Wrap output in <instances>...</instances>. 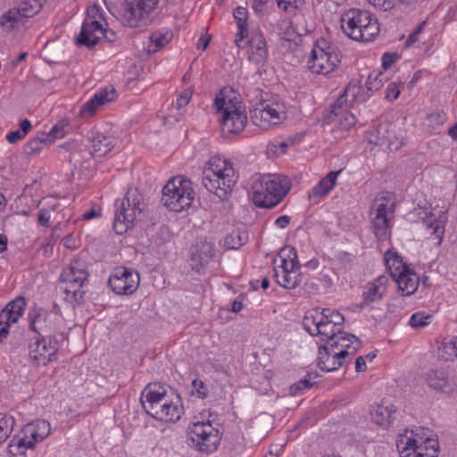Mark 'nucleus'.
<instances>
[{
	"mask_svg": "<svg viewBox=\"0 0 457 457\" xmlns=\"http://www.w3.org/2000/svg\"><path fill=\"white\" fill-rule=\"evenodd\" d=\"M232 163L217 156L212 157L203 172V185L220 200H226L237 182Z\"/></svg>",
	"mask_w": 457,
	"mask_h": 457,
	"instance_id": "nucleus-1",
	"label": "nucleus"
},
{
	"mask_svg": "<svg viewBox=\"0 0 457 457\" xmlns=\"http://www.w3.org/2000/svg\"><path fill=\"white\" fill-rule=\"evenodd\" d=\"M47 312L43 309L34 311L29 328L36 333V337L32 343L29 345V358L37 366H46L51 362L54 358L58 350V342L54 337L43 336L42 333L46 334V323Z\"/></svg>",
	"mask_w": 457,
	"mask_h": 457,
	"instance_id": "nucleus-2",
	"label": "nucleus"
},
{
	"mask_svg": "<svg viewBox=\"0 0 457 457\" xmlns=\"http://www.w3.org/2000/svg\"><path fill=\"white\" fill-rule=\"evenodd\" d=\"M253 202L257 207L270 209L278 204L290 189L287 178L276 174L262 175L253 186Z\"/></svg>",
	"mask_w": 457,
	"mask_h": 457,
	"instance_id": "nucleus-3",
	"label": "nucleus"
},
{
	"mask_svg": "<svg viewBox=\"0 0 457 457\" xmlns=\"http://www.w3.org/2000/svg\"><path fill=\"white\" fill-rule=\"evenodd\" d=\"M341 28L348 37L356 41H371L379 33L377 19L360 9L345 11L341 16Z\"/></svg>",
	"mask_w": 457,
	"mask_h": 457,
	"instance_id": "nucleus-4",
	"label": "nucleus"
},
{
	"mask_svg": "<svg viewBox=\"0 0 457 457\" xmlns=\"http://www.w3.org/2000/svg\"><path fill=\"white\" fill-rule=\"evenodd\" d=\"M195 199L192 182L183 176L170 179L162 188V203L169 211L180 212L189 208Z\"/></svg>",
	"mask_w": 457,
	"mask_h": 457,
	"instance_id": "nucleus-5",
	"label": "nucleus"
},
{
	"mask_svg": "<svg viewBox=\"0 0 457 457\" xmlns=\"http://www.w3.org/2000/svg\"><path fill=\"white\" fill-rule=\"evenodd\" d=\"M395 204L392 193L385 192L378 195L370 208V215L371 228L379 241L386 240L389 236L391 216L395 212Z\"/></svg>",
	"mask_w": 457,
	"mask_h": 457,
	"instance_id": "nucleus-6",
	"label": "nucleus"
},
{
	"mask_svg": "<svg viewBox=\"0 0 457 457\" xmlns=\"http://www.w3.org/2000/svg\"><path fill=\"white\" fill-rule=\"evenodd\" d=\"M340 61L338 47L321 37L313 46L308 67L312 73L327 75L336 70Z\"/></svg>",
	"mask_w": 457,
	"mask_h": 457,
	"instance_id": "nucleus-7",
	"label": "nucleus"
},
{
	"mask_svg": "<svg viewBox=\"0 0 457 457\" xmlns=\"http://www.w3.org/2000/svg\"><path fill=\"white\" fill-rule=\"evenodd\" d=\"M286 118L285 106L275 100L262 98L253 108L250 109L252 122L262 129H269L280 124Z\"/></svg>",
	"mask_w": 457,
	"mask_h": 457,
	"instance_id": "nucleus-8",
	"label": "nucleus"
},
{
	"mask_svg": "<svg viewBox=\"0 0 457 457\" xmlns=\"http://www.w3.org/2000/svg\"><path fill=\"white\" fill-rule=\"evenodd\" d=\"M126 5L121 14L123 25L131 28L146 26L150 12L156 7L159 0H125Z\"/></svg>",
	"mask_w": 457,
	"mask_h": 457,
	"instance_id": "nucleus-9",
	"label": "nucleus"
},
{
	"mask_svg": "<svg viewBox=\"0 0 457 457\" xmlns=\"http://www.w3.org/2000/svg\"><path fill=\"white\" fill-rule=\"evenodd\" d=\"M189 429V438L198 451L210 453L217 449L220 436L218 429L214 428L209 421L195 422Z\"/></svg>",
	"mask_w": 457,
	"mask_h": 457,
	"instance_id": "nucleus-10",
	"label": "nucleus"
},
{
	"mask_svg": "<svg viewBox=\"0 0 457 457\" xmlns=\"http://www.w3.org/2000/svg\"><path fill=\"white\" fill-rule=\"evenodd\" d=\"M139 274L129 268L119 267L111 274L108 284L117 295H131L139 286Z\"/></svg>",
	"mask_w": 457,
	"mask_h": 457,
	"instance_id": "nucleus-11",
	"label": "nucleus"
},
{
	"mask_svg": "<svg viewBox=\"0 0 457 457\" xmlns=\"http://www.w3.org/2000/svg\"><path fill=\"white\" fill-rule=\"evenodd\" d=\"M428 386L446 395L457 393V377L447 370H430L426 373Z\"/></svg>",
	"mask_w": 457,
	"mask_h": 457,
	"instance_id": "nucleus-12",
	"label": "nucleus"
},
{
	"mask_svg": "<svg viewBox=\"0 0 457 457\" xmlns=\"http://www.w3.org/2000/svg\"><path fill=\"white\" fill-rule=\"evenodd\" d=\"M247 123V116L235 104H229L221 117V133L224 137L237 135L243 131Z\"/></svg>",
	"mask_w": 457,
	"mask_h": 457,
	"instance_id": "nucleus-13",
	"label": "nucleus"
},
{
	"mask_svg": "<svg viewBox=\"0 0 457 457\" xmlns=\"http://www.w3.org/2000/svg\"><path fill=\"white\" fill-rule=\"evenodd\" d=\"M115 213L113 220V229L119 234L122 235L132 228L133 222L136 219V205H132L128 196L121 200L115 202Z\"/></svg>",
	"mask_w": 457,
	"mask_h": 457,
	"instance_id": "nucleus-14",
	"label": "nucleus"
},
{
	"mask_svg": "<svg viewBox=\"0 0 457 457\" xmlns=\"http://www.w3.org/2000/svg\"><path fill=\"white\" fill-rule=\"evenodd\" d=\"M45 0H21L17 7L9 10L1 17V25L10 22V28L20 22L23 18H30L39 12Z\"/></svg>",
	"mask_w": 457,
	"mask_h": 457,
	"instance_id": "nucleus-15",
	"label": "nucleus"
},
{
	"mask_svg": "<svg viewBox=\"0 0 457 457\" xmlns=\"http://www.w3.org/2000/svg\"><path fill=\"white\" fill-rule=\"evenodd\" d=\"M214 245L206 237H198L190 248L189 261L193 270L199 271L213 258Z\"/></svg>",
	"mask_w": 457,
	"mask_h": 457,
	"instance_id": "nucleus-16",
	"label": "nucleus"
},
{
	"mask_svg": "<svg viewBox=\"0 0 457 457\" xmlns=\"http://www.w3.org/2000/svg\"><path fill=\"white\" fill-rule=\"evenodd\" d=\"M165 387L160 384H148L142 393L141 403L147 414L155 419V411L168 398Z\"/></svg>",
	"mask_w": 457,
	"mask_h": 457,
	"instance_id": "nucleus-17",
	"label": "nucleus"
},
{
	"mask_svg": "<svg viewBox=\"0 0 457 457\" xmlns=\"http://www.w3.org/2000/svg\"><path fill=\"white\" fill-rule=\"evenodd\" d=\"M25 307L26 299L20 295L2 310L0 312V342L6 338L10 323H15L19 320Z\"/></svg>",
	"mask_w": 457,
	"mask_h": 457,
	"instance_id": "nucleus-18",
	"label": "nucleus"
},
{
	"mask_svg": "<svg viewBox=\"0 0 457 457\" xmlns=\"http://www.w3.org/2000/svg\"><path fill=\"white\" fill-rule=\"evenodd\" d=\"M104 28L96 17L87 15L81 27L79 35L76 37L78 46H85L88 48L95 46L102 36Z\"/></svg>",
	"mask_w": 457,
	"mask_h": 457,
	"instance_id": "nucleus-19",
	"label": "nucleus"
},
{
	"mask_svg": "<svg viewBox=\"0 0 457 457\" xmlns=\"http://www.w3.org/2000/svg\"><path fill=\"white\" fill-rule=\"evenodd\" d=\"M429 435L428 430L423 428L416 429H406L403 434H400L396 439V448L401 457L407 453H412L413 450L420 447Z\"/></svg>",
	"mask_w": 457,
	"mask_h": 457,
	"instance_id": "nucleus-20",
	"label": "nucleus"
},
{
	"mask_svg": "<svg viewBox=\"0 0 457 457\" xmlns=\"http://www.w3.org/2000/svg\"><path fill=\"white\" fill-rule=\"evenodd\" d=\"M366 139L370 145L386 146L390 151L397 150L399 147L395 144V135L391 130V125L387 123L378 124L370 129L366 134Z\"/></svg>",
	"mask_w": 457,
	"mask_h": 457,
	"instance_id": "nucleus-21",
	"label": "nucleus"
},
{
	"mask_svg": "<svg viewBox=\"0 0 457 457\" xmlns=\"http://www.w3.org/2000/svg\"><path fill=\"white\" fill-rule=\"evenodd\" d=\"M345 353L342 351H335L327 345H321L319 348L318 367L324 371H334L343 365Z\"/></svg>",
	"mask_w": 457,
	"mask_h": 457,
	"instance_id": "nucleus-22",
	"label": "nucleus"
},
{
	"mask_svg": "<svg viewBox=\"0 0 457 457\" xmlns=\"http://www.w3.org/2000/svg\"><path fill=\"white\" fill-rule=\"evenodd\" d=\"M348 92V88H345V94L340 96L334 104L331 105V113L330 117H335L337 120H332V121L337 122L339 127L342 129H349L352 128L355 122V117L347 110V106L345 104L346 98L345 96Z\"/></svg>",
	"mask_w": 457,
	"mask_h": 457,
	"instance_id": "nucleus-23",
	"label": "nucleus"
},
{
	"mask_svg": "<svg viewBox=\"0 0 457 457\" xmlns=\"http://www.w3.org/2000/svg\"><path fill=\"white\" fill-rule=\"evenodd\" d=\"M335 351L345 353V358L354 355L361 346V340L353 334H348L338 328V334L328 344Z\"/></svg>",
	"mask_w": 457,
	"mask_h": 457,
	"instance_id": "nucleus-24",
	"label": "nucleus"
},
{
	"mask_svg": "<svg viewBox=\"0 0 457 457\" xmlns=\"http://www.w3.org/2000/svg\"><path fill=\"white\" fill-rule=\"evenodd\" d=\"M116 91L113 87L110 89L104 88L96 92L94 96L83 104L80 110V114L83 117H90L95 114L98 107L111 103L116 98Z\"/></svg>",
	"mask_w": 457,
	"mask_h": 457,
	"instance_id": "nucleus-25",
	"label": "nucleus"
},
{
	"mask_svg": "<svg viewBox=\"0 0 457 457\" xmlns=\"http://www.w3.org/2000/svg\"><path fill=\"white\" fill-rule=\"evenodd\" d=\"M88 273L87 270V263L80 259L71 261L66 270L62 274V281L79 285L83 287L87 280Z\"/></svg>",
	"mask_w": 457,
	"mask_h": 457,
	"instance_id": "nucleus-26",
	"label": "nucleus"
},
{
	"mask_svg": "<svg viewBox=\"0 0 457 457\" xmlns=\"http://www.w3.org/2000/svg\"><path fill=\"white\" fill-rule=\"evenodd\" d=\"M248 58L251 62L257 65L263 64L268 57V52L266 48V41L262 34L257 33L252 35L248 40Z\"/></svg>",
	"mask_w": 457,
	"mask_h": 457,
	"instance_id": "nucleus-27",
	"label": "nucleus"
},
{
	"mask_svg": "<svg viewBox=\"0 0 457 457\" xmlns=\"http://www.w3.org/2000/svg\"><path fill=\"white\" fill-rule=\"evenodd\" d=\"M300 268H274V276L277 283L287 289H294L298 287L302 281Z\"/></svg>",
	"mask_w": 457,
	"mask_h": 457,
	"instance_id": "nucleus-28",
	"label": "nucleus"
},
{
	"mask_svg": "<svg viewBox=\"0 0 457 457\" xmlns=\"http://www.w3.org/2000/svg\"><path fill=\"white\" fill-rule=\"evenodd\" d=\"M184 412V408L179 403L178 398L176 403H173L168 396L165 403H162V409L155 411V420L165 422H176Z\"/></svg>",
	"mask_w": 457,
	"mask_h": 457,
	"instance_id": "nucleus-29",
	"label": "nucleus"
},
{
	"mask_svg": "<svg viewBox=\"0 0 457 457\" xmlns=\"http://www.w3.org/2000/svg\"><path fill=\"white\" fill-rule=\"evenodd\" d=\"M342 171L343 170L340 169L336 171L328 172L309 192V198H320L327 195L335 187L337 179Z\"/></svg>",
	"mask_w": 457,
	"mask_h": 457,
	"instance_id": "nucleus-30",
	"label": "nucleus"
},
{
	"mask_svg": "<svg viewBox=\"0 0 457 457\" xmlns=\"http://www.w3.org/2000/svg\"><path fill=\"white\" fill-rule=\"evenodd\" d=\"M398 285V289L403 295H411L415 293L419 286V277L410 269L405 272L393 278Z\"/></svg>",
	"mask_w": 457,
	"mask_h": 457,
	"instance_id": "nucleus-31",
	"label": "nucleus"
},
{
	"mask_svg": "<svg viewBox=\"0 0 457 457\" xmlns=\"http://www.w3.org/2000/svg\"><path fill=\"white\" fill-rule=\"evenodd\" d=\"M63 283L64 286L61 287L60 290L64 300L73 307L81 304L85 295L82 287L74 283Z\"/></svg>",
	"mask_w": 457,
	"mask_h": 457,
	"instance_id": "nucleus-32",
	"label": "nucleus"
},
{
	"mask_svg": "<svg viewBox=\"0 0 457 457\" xmlns=\"http://www.w3.org/2000/svg\"><path fill=\"white\" fill-rule=\"evenodd\" d=\"M395 409L393 404L382 403L371 411L372 420L381 427H387L393 419Z\"/></svg>",
	"mask_w": 457,
	"mask_h": 457,
	"instance_id": "nucleus-33",
	"label": "nucleus"
},
{
	"mask_svg": "<svg viewBox=\"0 0 457 457\" xmlns=\"http://www.w3.org/2000/svg\"><path fill=\"white\" fill-rule=\"evenodd\" d=\"M445 220L440 217L439 219H433L432 217H428L427 219L422 220V223L426 227L428 233L434 237V239L436 240V245H440L445 234Z\"/></svg>",
	"mask_w": 457,
	"mask_h": 457,
	"instance_id": "nucleus-34",
	"label": "nucleus"
},
{
	"mask_svg": "<svg viewBox=\"0 0 457 457\" xmlns=\"http://www.w3.org/2000/svg\"><path fill=\"white\" fill-rule=\"evenodd\" d=\"M439 451V444L436 439L427 437L425 442L413 450L412 453H407L404 457H436Z\"/></svg>",
	"mask_w": 457,
	"mask_h": 457,
	"instance_id": "nucleus-35",
	"label": "nucleus"
},
{
	"mask_svg": "<svg viewBox=\"0 0 457 457\" xmlns=\"http://www.w3.org/2000/svg\"><path fill=\"white\" fill-rule=\"evenodd\" d=\"M385 262L390 271L392 278L399 275L402 272L407 271L409 269L403 262L402 257L393 250H387L385 253Z\"/></svg>",
	"mask_w": 457,
	"mask_h": 457,
	"instance_id": "nucleus-36",
	"label": "nucleus"
},
{
	"mask_svg": "<svg viewBox=\"0 0 457 457\" xmlns=\"http://www.w3.org/2000/svg\"><path fill=\"white\" fill-rule=\"evenodd\" d=\"M112 140L106 136L97 133L92 138V154L101 157L107 154L113 148Z\"/></svg>",
	"mask_w": 457,
	"mask_h": 457,
	"instance_id": "nucleus-37",
	"label": "nucleus"
},
{
	"mask_svg": "<svg viewBox=\"0 0 457 457\" xmlns=\"http://www.w3.org/2000/svg\"><path fill=\"white\" fill-rule=\"evenodd\" d=\"M438 358L451 361L457 358V337L444 339L437 349Z\"/></svg>",
	"mask_w": 457,
	"mask_h": 457,
	"instance_id": "nucleus-38",
	"label": "nucleus"
},
{
	"mask_svg": "<svg viewBox=\"0 0 457 457\" xmlns=\"http://www.w3.org/2000/svg\"><path fill=\"white\" fill-rule=\"evenodd\" d=\"M278 257L280 259L281 264L277 268H300L301 265L298 261L296 250L292 246H285L283 247L279 253Z\"/></svg>",
	"mask_w": 457,
	"mask_h": 457,
	"instance_id": "nucleus-39",
	"label": "nucleus"
},
{
	"mask_svg": "<svg viewBox=\"0 0 457 457\" xmlns=\"http://www.w3.org/2000/svg\"><path fill=\"white\" fill-rule=\"evenodd\" d=\"M173 37V33L170 30H164V31H154L153 32L150 37V42L149 45V51L150 52H157L162 47H163L166 44H168Z\"/></svg>",
	"mask_w": 457,
	"mask_h": 457,
	"instance_id": "nucleus-40",
	"label": "nucleus"
},
{
	"mask_svg": "<svg viewBox=\"0 0 457 457\" xmlns=\"http://www.w3.org/2000/svg\"><path fill=\"white\" fill-rule=\"evenodd\" d=\"M319 377L317 371L308 372L303 378H301L296 383L293 384L289 387L291 395H297L301 391L309 389L317 384L316 378Z\"/></svg>",
	"mask_w": 457,
	"mask_h": 457,
	"instance_id": "nucleus-41",
	"label": "nucleus"
},
{
	"mask_svg": "<svg viewBox=\"0 0 457 457\" xmlns=\"http://www.w3.org/2000/svg\"><path fill=\"white\" fill-rule=\"evenodd\" d=\"M248 240L247 232L245 230H233L224 238V245L228 249H238Z\"/></svg>",
	"mask_w": 457,
	"mask_h": 457,
	"instance_id": "nucleus-42",
	"label": "nucleus"
},
{
	"mask_svg": "<svg viewBox=\"0 0 457 457\" xmlns=\"http://www.w3.org/2000/svg\"><path fill=\"white\" fill-rule=\"evenodd\" d=\"M338 328L324 320V317H321L319 326L313 330H317L316 336L322 337V340H326L328 345L338 334Z\"/></svg>",
	"mask_w": 457,
	"mask_h": 457,
	"instance_id": "nucleus-43",
	"label": "nucleus"
},
{
	"mask_svg": "<svg viewBox=\"0 0 457 457\" xmlns=\"http://www.w3.org/2000/svg\"><path fill=\"white\" fill-rule=\"evenodd\" d=\"M321 320V312L314 311L308 312L303 318V327L312 336H316L317 330H313L317 328Z\"/></svg>",
	"mask_w": 457,
	"mask_h": 457,
	"instance_id": "nucleus-44",
	"label": "nucleus"
},
{
	"mask_svg": "<svg viewBox=\"0 0 457 457\" xmlns=\"http://www.w3.org/2000/svg\"><path fill=\"white\" fill-rule=\"evenodd\" d=\"M14 424L13 418L4 413H0V444L4 442L12 433Z\"/></svg>",
	"mask_w": 457,
	"mask_h": 457,
	"instance_id": "nucleus-45",
	"label": "nucleus"
},
{
	"mask_svg": "<svg viewBox=\"0 0 457 457\" xmlns=\"http://www.w3.org/2000/svg\"><path fill=\"white\" fill-rule=\"evenodd\" d=\"M48 140V136H46V133H43L41 137H36L32 139H30L25 145H24V153L27 155H32L38 153L41 149L42 145Z\"/></svg>",
	"mask_w": 457,
	"mask_h": 457,
	"instance_id": "nucleus-46",
	"label": "nucleus"
},
{
	"mask_svg": "<svg viewBox=\"0 0 457 457\" xmlns=\"http://www.w3.org/2000/svg\"><path fill=\"white\" fill-rule=\"evenodd\" d=\"M432 318L433 316L431 314L421 312H415L411 315L408 324L412 328H421L430 324Z\"/></svg>",
	"mask_w": 457,
	"mask_h": 457,
	"instance_id": "nucleus-47",
	"label": "nucleus"
},
{
	"mask_svg": "<svg viewBox=\"0 0 457 457\" xmlns=\"http://www.w3.org/2000/svg\"><path fill=\"white\" fill-rule=\"evenodd\" d=\"M60 206L61 204L55 202L48 207L41 209L37 215L38 224L46 228L49 227V220L52 217V213L58 211Z\"/></svg>",
	"mask_w": 457,
	"mask_h": 457,
	"instance_id": "nucleus-48",
	"label": "nucleus"
},
{
	"mask_svg": "<svg viewBox=\"0 0 457 457\" xmlns=\"http://www.w3.org/2000/svg\"><path fill=\"white\" fill-rule=\"evenodd\" d=\"M336 273L332 268L323 267L318 274V281L320 285L324 288H328L333 284V278Z\"/></svg>",
	"mask_w": 457,
	"mask_h": 457,
	"instance_id": "nucleus-49",
	"label": "nucleus"
},
{
	"mask_svg": "<svg viewBox=\"0 0 457 457\" xmlns=\"http://www.w3.org/2000/svg\"><path fill=\"white\" fill-rule=\"evenodd\" d=\"M386 78L382 72H373L368 77L366 85L370 91H378L384 85Z\"/></svg>",
	"mask_w": 457,
	"mask_h": 457,
	"instance_id": "nucleus-50",
	"label": "nucleus"
},
{
	"mask_svg": "<svg viewBox=\"0 0 457 457\" xmlns=\"http://www.w3.org/2000/svg\"><path fill=\"white\" fill-rule=\"evenodd\" d=\"M238 31L236 35L235 43L238 47H241L240 43L248 37V23L247 18H235Z\"/></svg>",
	"mask_w": 457,
	"mask_h": 457,
	"instance_id": "nucleus-51",
	"label": "nucleus"
},
{
	"mask_svg": "<svg viewBox=\"0 0 457 457\" xmlns=\"http://www.w3.org/2000/svg\"><path fill=\"white\" fill-rule=\"evenodd\" d=\"M278 6L284 12H295L296 10H302L305 4L304 0H276Z\"/></svg>",
	"mask_w": 457,
	"mask_h": 457,
	"instance_id": "nucleus-52",
	"label": "nucleus"
},
{
	"mask_svg": "<svg viewBox=\"0 0 457 457\" xmlns=\"http://www.w3.org/2000/svg\"><path fill=\"white\" fill-rule=\"evenodd\" d=\"M321 317H324V320L334 325L335 328H338V326L342 325L345 320V318L341 313L329 309H323L321 312Z\"/></svg>",
	"mask_w": 457,
	"mask_h": 457,
	"instance_id": "nucleus-53",
	"label": "nucleus"
},
{
	"mask_svg": "<svg viewBox=\"0 0 457 457\" xmlns=\"http://www.w3.org/2000/svg\"><path fill=\"white\" fill-rule=\"evenodd\" d=\"M50 433V424L46 420H38L37 422V429L31 432L32 437L36 441H41Z\"/></svg>",
	"mask_w": 457,
	"mask_h": 457,
	"instance_id": "nucleus-54",
	"label": "nucleus"
},
{
	"mask_svg": "<svg viewBox=\"0 0 457 457\" xmlns=\"http://www.w3.org/2000/svg\"><path fill=\"white\" fill-rule=\"evenodd\" d=\"M383 291L380 290V287L376 283H373L370 285L369 289L365 292H363V299L365 303H368L370 302H374L377 299H379L382 297Z\"/></svg>",
	"mask_w": 457,
	"mask_h": 457,
	"instance_id": "nucleus-55",
	"label": "nucleus"
},
{
	"mask_svg": "<svg viewBox=\"0 0 457 457\" xmlns=\"http://www.w3.org/2000/svg\"><path fill=\"white\" fill-rule=\"evenodd\" d=\"M192 386L195 390L197 395L202 399H204L208 395V390L206 385L199 379H194L192 381Z\"/></svg>",
	"mask_w": 457,
	"mask_h": 457,
	"instance_id": "nucleus-56",
	"label": "nucleus"
},
{
	"mask_svg": "<svg viewBox=\"0 0 457 457\" xmlns=\"http://www.w3.org/2000/svg\"><path fill=\"white\" fill-rule=\"evenodd\" d=\"M192 97V90L190 88L185 89L179 96L177 98L176 105L177 108H182L186 106Z\"/></svg>",
	"mask_w": 457,
	"mask_h": 457,
	"instance_id": "nucleus-57",
	"label": "nucleus"
},
{
	"mask_svg": "<svg viewBox=\"0 0 457 457\" xmlns=\"http://www.w3.org/2000/svg\"><path fill=\"white\" fill-rule=\"evenodd\" d=\"M368 2L382 11H388L394 8L393 0H368Z\"/></svg>",
	"mask_w": 457,
	"mask_h": 457,
	"instance_id": "nucleus-58",
	"label": "nucleus"
},
{
	"mask_svg": "<svg viewBox=\"0 0 457 457\" xmlns=\"http://www.w3.org/2000/svg\"><path fill=\"white\" fill-rule=\"evenodd\" d=\"M65 135V131H64V125L62 124H55L52 129L51 130L49 131L48 134H46V136H48V138L49 137H52V140L55 139V138H61L63 136Z\"/></svg>",
	"mask_w": 457,
	"mask_h": 457,
	"instance_id": "nucleus-59",
	"label": "nucleus"
},
{
	"mask_svg": "<svg viewBox=\"0 0 457 457\" xmlns=\"http://www.w3.org/2000/svg\"><path fill=\"white\" fill-rule=\"evenodd\" d=\"M398 55L395 53H385L382 56V66L385 70L391 67L396 62Z\"/></svg>",
	"mask_w": 457,
	"mask_h": 457,
	"instance_id": "nucleus-60",
	"label": "nucleus"
},
{
	"mask_svg": "<svg viewBox=\"0 0 457 457\" xmlns=\"http://www.w3.org/2000/svg\"><path fill=\"white\" fill-rule=\"evenodd\" d=\"M400 94L399 86L396 83H390L386 88V98L395 100Z\"/></svg>",
	"mask_w": 457,
	"mask_h": 457,
	"instance_id": "nucleus-61",
	"label": "nucleus"
},
{
	"mask_svg": "<svg viewBox=\"0 0 457 457\" xmlns=\"http://www.w3.org/2000/svg\"><path fill=\"white\" fill-rule=\"evenodd\" d=\"M25 137L24 133H22L20 129L12 131L7 134L6 139L9 143L14 144L23 138Z\"/></svg>",
	"mask_w": 457,
	"mask_h": 457,
	"instance_id": "nucleus-62",
	"label": "nucleus"
},
{
	"mask_svg": "<svg viewBox=\"0 0 457 457\" xmlns=\"http://www.w3.org/2000/svg\"><path fill=\"white\" fill-rule=\"evenodd\" d=\"M229 104H234L232 101L226 102L225 98H216L214 102V105L218 111H220L222 113L224 112V110L229 106Z\"/></svg>",
	"mask_w": 457,
	"mask_h": 457,
	"instance_id": "nucleus-63",
	"label": "nucleus"
},
{
	"mask_svg": "<svg viewBox=\"0 0 457 457\" xmlns=\"http://www.w3.org/2000/svg\"><path fill=\"white\" fill-rule=\"evenodd\" d=\"M290 223V217L287 215L279 216L276 219L275 224L280 228H285Z\"/></svg>",
	"mask_w": 457,
	"mask_h": 457,
	"instance_id": "nucleus-64",
	"label": "nucleus"
}]
</instances>
